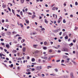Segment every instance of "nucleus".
Returning a JSON list of instances; mask_svg holds the SVG:
<instances>
[{"label": "nucleus", "instance_id": "nucleus-1", "mask_svg": "<svg viewBox=\"0 0 78 78\" xmlns=\"http://www.w3.org/2000/svg\"><path fill=\"white\" fill-rule=\"evenodd\" d=\"M61 50L62 51H68V49L66 48H62Z\"/></svg>", "mask_w": 78, "mask_h": 78}, {"label": "nucleus", "instance_id": "nucleus-2", "mask_svg": "<svg viewBox=\"0 0 78 78\" xmlns=\"http://www.w3.org/2000/svg\"><path fill=\"white\" fill-rule=\"evenodd\" d=\"M42 69V66H37L36 67V69L37 70H41Z\"/></svg>", "mask_w": 78, "mask_h": 78}, {"label": "nucleus", "instance_id": "nucleus-3", "mask_svg": "<svg viewBox=\"0 0 78 78\" xmlns=\"http://www.w3.org/2000/svg\"><path fill=\"white\" fill-rule=\"evenodd\" d=\"M61 31V29H59L54 30L53 32L54 33H58V32H59V31Z\"/></svg>", "mask_w": 78, "mask_h": 78}, {"label": "nucleus", "instance_id": "nucleus-4", "mask_svg": "<svg viewBox=\"0 0 78 78\" xmlns=\"http://www.w3.org/2000/svg\"><path fill=\"white\" fill-rule=\"evenodd\" d=\"M70 77L71 78H74V76L73 75V73L71 72L70 73Z\"/></svg>", "mask_w": 78, "mask_h": 78}, {"label": "nucleus", "instance_id": "nucleus-5", "mask_svg": "<svg viewBox=\"0 0 78 78\" xmlns=\"http://www.w3.org/2000/svg\"><path fill=\"white\" fill-rule=\"evenodd\" d=\"M23 52H25L26 51V48L25 47H23Z\"/></svg>", "mask_w": 78, "mask_h": 78}, {"label": "nucleus", "instance_id": "nucleus-6", "mask_svg": "<svg viewBox=\"0 0 78 78\" xmlns=\"http://www.w3.org/2000/svg\"><path fill=\"white\" fill-rule=\"evenodd\" d=\"M62 16H60V17L59 18L58 20H59V21H60V22L61 21V20H62Z\"/></svg>", "mask_w": 78, "mask_h": 78}, {"label": "nucleus", "instance_id": "nucleus-7", "mask_svg": "<svg viewBox=\"0 0 78 78\" xmlns=\"http://www.w3.org/2000/svg\"><path fill=\"white\" fill-rule=\"evenodd\" d=\"M5 47H7V48H9V45L7 44L6 45Z\"/></svg>", "mask_w": 78, "mask_h": 78}, {"label": "nucleus", "instance_id": "nucleus-8", "mask_svg": "<svg viewBox=\"0 0 78 78\" xmlns=\"http://www.w3.org/2000/svg\"><path fill=\"white\" fill-rule=\"evenodd\" d=\"M20 1L21 3L22 4H23V3H24L25 0H20Z\"/></svg>", "mask_w": 78, "mask_h": 78}, {"label": "nucleus", "instance_id": "nucleus-9", "mask_svg": "<svg viewBox=\"0 0 78 78\" xmlns=\"http://www.w3.org/2000/svg\"><path fill=\"white\" fill-rule=\"evenodd\" d=\"M40 52V51H39L37 50L35 51V53H39Z\"/></svg>", "mask_w": 78, "mask_h": 78}, {"label": "nucleus", "instance_id": "nucleus-10", "mask_svg": "<svg viewBox=\"0 0 78 78\" xmlns=\"http://www.w3.org/2000/svg\"><path fill=\"white\" fill-rule=\"evenodd\" d=\"M37 46H38L37 44H34L33 45L34 47L35 48H36V47H37Z\"/></svg>", "mask_w": 78, "mask_h": 78}, {"label": "nucleus", "instance_id": "nucleus-11", "mask_svg": "<svg viewBox=\"0 0 78 78\" xmlns=\"http://www.w3.org/2000/svg\"><path fill=\"white\" fill-rule=\"evenodd\" d=\"M12 52L13 53H16L17 52L16 50H13L12 51Z\"/></svg>", "mask_w": 78, "mask_h": 78}, {"label": "nucleus", "instance_id": "nucleus-12", "mask_svg": "<svg viewBox=\"0 0 78 78\" xmlns=\"http://www.w3.org/2000/svg\"><path fill=\"white\" fill-rule=\"evenodd\" d=\"M44 20H45V23L47 24L48 23V21H47V20L45 19Z\"/></svg>", "mask_w": 78, "mask_h": 78}, {"label": "nucleus", "instance_id": "nucleus-13", "mask_svg": "<svg viewBox=\"0 0 78 78\" xmlns=\"http://www.w3.org/2000/svg\"><path fill=\"white\" fill-rule=\"evenodd\" d=\"M26 74L27 75H30V74H31V72H28V73H26Z\"/></svg>", "mask_w": 78, "mask_h": 78}, {"label": "nucleus", "instance_id": "nucleus-14", "mask_svg": "<svg viewBox=\"0 0 78 78\" xmlns=\"http://www.w3.org/2000/svg\"><path fill=\"white\" fill-rule=\"evenodd\" d=\"M25 22L27 23H29V20H26Z\"/></svg>", "mask_w": 78, "mask_h": 78}, {"label": "nucleus", "instance_id": "nucleus-15", "mask_svg": "<svg viewBox=\"0 0 78 78\" xmlns=\"http://www.w3.org/2000/svg\"><path fill=\"white\" fill-rule=\"evenodd\" d=\"M27 72H30L31 70L30 69H27Z\"/></svg>", "mask_w": 78, "mask_h": 78}, {"label": "nucleus", "instance_id": "nucleus-16", "mask_svg": "<svg viewBox=\"0 0 78 78\" xmlns=\"http://www.w3.org/2000/svg\"><path fill=\"white\" fill-rule=\"evenodd\" d=\"M43 49L44 50H47V48L46 47H43Z\"/></svg>", "mask_w": 78, "mask_h": 78}, {"label": "nucleus", "instance_id": "nucleus-17", "mask_svg": "<svg viewBox=\"0 0 78 78\" xmlns=\"http://www.w3.org/2000/svg\"><path fill=\"white\" fill-rule=\"evenodd\" d=\"M31 61L32 62H34V61H35V59L34 58H33L32 59Z\"/></svg>", "mask_w": 78, "mask_h": 78}, {"label": "nucleus", "instance_id": "nucleus-18", "mask_svg": "<svg viewBox=\"0 0 78 78\" xmlns=\"http://www.w3.org/2000/svg\"><path fill=\"white\" fill-rule=\"evenodd\" d=\"M41 30L42 31H45V29L44 28H43L41 29Z\"/></svg>", "mask_w": 78, "mask_h": 78}, {"label": "nucleus", "instance_id": "nucleus-19", "mask_svg": "<svg viewBox=\"0 0 78 78\" xmlns=\"http://www.w3.org/2000/svg\"><path fill=\"white\" fill-rule=\"evenodd\" d=\"M12 11L14 15H15V11H14V10L13 9H12Z\"/></svg>", "mask_w": 78, "mask_h": 78}, {"label": "nucleus", "instance_id": "nucleus-20", "mask_svg": "<svg viewBox=\"0 0 78 78\" xmlns=\"http://www.w3.org/2000/svg\"><path fill=\"white\" fill-rule=\"evenodd\" d=\"M73 42L74 43H75L76 42V38H75L74 40H73Z\"/></svg>", "mask_w": 78, "mask_h": 78}, {"label": "nucleus", "instance_id": "nucleus-21", "mask_svg": "<svg viewBox=\"0 0 78 78\" xmlns=\"http://www.w3.org/2000/svg\"><path fill=\"white\" fill-rule=\"evenodd\" d=\"M20 26H21V27H23V24H22V23H20Z\"/></svg>", "mask_w": 78, "mask_h": 78}, {"label": "nucleus", "instance_id": "nucleus-22", "mask_svg": "<svg viewBox=\"0 0 78 78\" xmlns=\"http://www.w3.org/2000/svg\"><path fill=\"white\" fill-rule=\"evenodd\" d=\"M51 68V66H49L47 67L48 69H49L50 68Z\"/></svg>", "mask_w": 78, "mask_h": 78}, {"label": "nucleus", "instance_id": "nucleus-23", "mask_svg": "<svg viewBox=\"0 0 78 78\" xmlns=\"http://www.w3.org/2000/svg\"><path fill=\"white\" fill-rule=\"evenodd\" d=\"M50 75L51 76H55V74H54V73H53V74H50Z\"/></svg>", "mask_w": 78, "mask_h": 78}, {"label": "nucleus", "instance_id": "nucleus-24", "mask_svg": "<svg viewBox=\"0 0 78 78\" xmlns=\"http://www.w3.org/2000/svg\"><path fill=\"white\" fill-rule=\"evenodd\" d=\"M34 34H36V33H30V35H34Z\"/></svg>", "mask_w": 78, "mask_h": 78}, {"label": "nucleus", "instance_id": "nucleus-25", "mask_svg": "<svg viewBox=\"0 0 78 78\" xmlns=\"http://www.w3.org/2000/svg\"><path fill=\"white\" fill-rule=\"evenodd\" d=\"M36 17V16L35 15H33L32 16V19H34V17Z\"/></svg>", "mask_w": 78, "mask_h": 78}, {"label": "nucleus", "instance_id": "nucleus-26", "mask_svg": "<svg viewBox=\"0 0 78 78\" xmlns=\"http://www.w3.org/2000/svg\"><path fill=\"white\" fill-rule=\"evenodd\" d=\"M65 39H68V36L67 35L64 37Z\"/></svg>", "mask_w": 78, "mask_h": 78}, {"label": "nucleus", "instance_id": "nucleus-27", "mask_svg": "<svg viewBox=\"0 0 78 78\" xmlns=\"http://www.w3.org/2000/svg\"><path fill=\"white\" fill-rule=\"evenodd\" d=\"M25 42V39H23L21 41V43H23V42Z\"/></svg>", "mask_w": 78, "mask_h": 78}, {"label": "nucleus", "instance_id": "nucleus-28", "mask_svg": "<svg viewBox=\"0 0 78 78\" xmlns=\"http://www.w3.org/2000/svg\"><path fill=\"white\" fill-rule=\"evenodd\" d=\"M2 36H5V33H3L2 34Z\"/></svg>", "mask_w": 78, "mask_h": 78}, {"label": "nucleus", "instance_id": "nucleus-29", "mask_svg": "<svg viewBox=\"0 0 78 78\" xmlns=\"http://www.w3.org/2000/svg\"><path fill=\"white\" fill-rule=\"evenodd\" d=\"M47 42L46 41H45L44 42V45H47Z\"/></svg>", "mask_w": 78, "mask_h": 78}, {"label": "nucleus", "instance_id": "nucleus-30", "mask_svg": "<svg viewBox=\"0 0 78 78\" xmlns=\"http://www.w3.org/2000/svg\"><path fill=\"white\" fill-rule=\"evenodd\" d=\"M75 5L76 6H77L78 5V2H76L75 3Z\"/></svg>", "mask_w": 78, "mask_h": 78}, {"label": "nucleus", "instance_id": "nucleus-31", "mask_svg": "<svg viewBox=\"0 0 78 78\" xmlns=\"http://www.w3.org/2000/svg\"><path fill=\"white\" fill-rule=\"evenodd\" d=\"M27 68H30V67H31V66L30 65H27Z\"/></svg>", "mask_w": 78, "mask_h": 78}, {"label": "nucleus", "instance_id": "nucleus-32", "mask_svg": "<svg viewBox=\"0 0 78 78\" xmlns=\"http://www.w3.org/2000/svg\"><path fill=\"white\" fill-rule=\"evenodd\" d=\"M53 51L52 50H51H51H49V53H51V52H52V51Z\"/></svg>", "mask_w": 78, "mask_h": 78}, {"label": "nucleus", "instance_id": "nucleus-33", "mask_svg": "<svg viewBox=\"0 0 78 78\" xmlns=\"http://www.w3.org/2000/svg\"><path fill=\"white\" fill-rule=\"evenodd\" d=\"M20 15H21V16H22V15H23V12H22L21 11L20 12Z\"/></svg>", "mask_w": 78, "mask_h": 78}, {"label": "nucleus", "instance_id": "nucleus-34", "mask_svg": "<svg viewBox=\"0 0 78 78\" xmlns=\"http://www.w3.org/2000/svg\"><path fill=\"white\" fill-rule=\"evenodd\" d=\"M61 62V63H63V62H64V60H62Z\"/></svg>", "mask_w": 78, "mask_h": 78}, {"label": "nucleus", "instance_id": "nucleus-35", "mask_svg": "<svg viewBox=\"0 0 78 78\" xmlns=\"http://www.w3.org/2000/svg\"><path fill=\"white\" fill-rule=\"evenodd\" d=\"M0 56L1 57V58L2 59V54H0Z\"/></svg>", "mask_w": 78, "mask_h": 78}, {"label": "nucleus", "instance_id": "nucleus-36", "mask_svg": "<svg viewBox=\"0 0 78 78\" xmlns=\"http://www.w3.org/2000/svg\"><path fill=\"white\" fill-rule=\"evenodd\" d=\"M44 59H48V58H47V57H45V56L44 57Z\"/></svg>", "mask_w": 78, "mask_h": 78}, {"label": "nucleus", "instance_id": "nucleus-37", "mask_svg": "<svg viewBox=\"0 0 78 78\" xmlns=\"http://www.w3.org/2000/svg\"><path fill=\"white\" fill-rule=\"evenodd\" d=\"M50 60H51V58H48V61H50Z\"/></svg>", "mask_w": 78, "mask_h": 78}, {"label": "nucleus", "instance_id": "nucleus-38", "mask_svg": "<svg viewBox=\"0 0 78 78\" xmlns=\"http://www.w3.org/2000/svg\"><path fill=\"white\" fill-rule=\"evenodd\" d=\"M14 43L15 44H17V41H15L14 42Z\"/></svg>", "mask_w": 78, "mask_h": 78}, {"label": "nucleus", "instance_id": "nucleus-39", "mask_svg": "<svg viewBox=\"0 0 78 78\" xmlns=\"http://www.w3.org/2000/svg\"><path fill=\"white\" fill-rule=\"evenodd\" d=\"M66 3H67V2H65V3L63 4L64 6H66Z\"/></svg>", "mask_w": 78, "mask_h": 78}, {"label": "nucleus", "instance_id": "nucleus-40", "mask_svg": "<svg viewBox=\"0 0 78 78\" xmlns=\"http://www.w3.org/2000/svg\"><path fill=\"white\" fill-rule=\"evenodd\" d=\"M56 9V7H54L52 8V10H55Z\"/></svg>", "mask_w": 78, "mask_h": 78}, {"label": "nucleus", "instance_id": "nucleus-41", "mask_svg": "<svg viewBox=\"0 0 78 78\" xmlns=\"http://www.w3.org/2000/svg\"><path fill=\"white\" fill-rule=\"evenodd\" d=\"M63 23H66V20H63Z\"/></svg>", "mask_w": 78, "mask_h": 78}, {"label": "nucleus", "instance_id": "nucleus-42", "mask_svg": "<svg viewBox=\"0 0 78 78\" xmlns=\"http://www.w3.org/2000/svg\"><path fill=\"white\" fill-rule=\"evenodd\" d=\"M60 60L59 59L58 60H57L56 61V62H60Z\"/></svg>", "mask_w": 78, "mask_h": 78}, {"label": "nucleus", "instance_id": "nucleus-43", "mask_svg": "<svg viewBox=\"0 0 78 78\" xmlns=\"http://www.w3.org/2000/svg\"><path fill=\"white\" fill-rule=\"evenodd\" d=\"M55 72H58V69H55Z\"/></svg>", "mask_w": 78, "mask_h": 78}, {"label": "nucleus", "instance_id": "nucleus-44", "mask_svg": "<svg viewBox=\"0 0 78 78\" xmlns=\"http://www.w3.org/2000/svg\"><path fill=\"white\" fill-rule=\"evenodd\" d=\"M25 11H26V12H27V11H28V9L27 8H26L25 9Z\"/></svg>", "mask_w": 78, "mask_h": 78}, {"label": "nucleus", "instance_id": "nucleus-45", "mask_svg": "<svg viewBox=\"0 0 78 78\" xmlns=\"http://www.w3.org/2000/svg\"><path fill=\"white\" fill-rule=\"evenodd\" d=\"M2 23H4V22H5V20H2Z\"/></svg>", "mask_w": 78, "mask_h": 78}, {"label": "nucleus", "instance_id": "nucleus-46", "mask_svg": "<svg viewBox=\"0 0 78 78\" xmlns=\"http://www.w3.org/2000/svg\"><path fill=\"white\" fill-rule=\"evenodd\" d=\"M42 77H43V76H45V75L44 74H41Z\"/></svg>", "mask_w": 78, "mask_h": 78}, {"label": "nucleus", "instance_id": "nucleus-47", "mask_svg": "<svg viewBox=\"0 0 78 78\" xmlns=\"http://www.w3.org/2000/svg\"><path fill=\"white\" fill-rule=\"evenodd\" d=\"M8 9L9 11H10V12H11V9H10V8H9H9H8Z\"/></svg>", "mask_w": 78, "mask_h": 78}, {"label": "nucleus", "instance_id": "nucleus-48", "mask_svg": "<svg viewBox=\"0 0 78 78\" xmlns=\"http://www.w3.org/2000/svg\"><path fill=\"white\" fill-rule=\"evenodd\" d=\"M13 66H14V65H13V64H11L10 66L11 67H13Z\"/></svg>", "mask_w": 78, "mask_h": 78}, {"label": "nucleus", "instance_id": "nucleus-49", "mask_svg": "<svg viewBox=\"0 0 78 78\" xmlns=\"http://www.w3.org/2000/svg\"><path fill=\"white\" fill-rule=\"evenodd\" d=\"M17 36H20V35L18 34H16L15 36V37H17Z\"/></svg>", "mask_w": 78, "mask_h": 78}, {"label": "nucleus", "instance_id": "nucleus-50", "mask_svg": "<svg viewBox=\"0 0 78 78\" xmlns=\"http://www.w3.org/2000/svg\"><path fill=\"white\" fill-rule=\"evenodd\" d=\"M28 14L29 15H32V13H31V12H29L28 13Z\"/></svg>", "mask_w": 78, "mask_h": 78}, {"label": "nucleus", "instance_id": "nucleus-51", "mask_svg": "<svg viewBox=\"0 0 78 78\" xmlns=\"http://www.w3.org/2000/svg\"><path fill=\"white\" fill-rule=\"evenodd\" d=\"M53 47H54V48H55L56 49H58V47H55L53 46Z\"/></svg>", "mask_w": 78, "mask_h": 78}, {"label": "nucleus", "instance_id": "nucleus-52", "mask_svg": "<svg viewBox=\"0 0 78 78\" xmlns=\"http://www.w3.org/2000/svg\"><path fill=\"white\" fill-rule=\"evenodd\" d=\"M1 41H4V39H3V38L1 39Z\"/></svg>", "mask_w": 78, "mask_h": 78}, {"label": "nucleus", "instance_id": "nucleus-53", "mask_svg": "<svg viewBox=\"0 0 78 78\" xmlns=\"http://www.w3.org/2000/svg\"><path fill=\"white\" fill-rule=\"evenodd\" d=\"M58 53H61V51L60 50H58Z\"/></svg>", "mask_w": 78, "mask_h": 78}, {"label": "nucleus", "instance_id": "nucleus-54", "mask_svg": "<svg viewBox=\"0 0 78 78\" xmlns=\"http://www.w3.org/2000/svg\"><path fill=\"white\" fill-rule=\"evenodd\" d=\"M32 64H34V65H36V63H32Z\"/></svg>", "mask_w": 78, "mask_h": 78}, {"label": "nucleus", "instance_id": "nucleus-55", "mask_svg": "<svg viewBox=\"0 0 78 78\" xmlns=\"http://www.w3.org/2000/svg\"><path fill=\"white\" fill-rule=\"evenodd\" d=\"M62 66H66V65L62 63L61 64Z\"/></svg>", "mask_w": 78, "mask_h": 78}, {"label": "nucleus", "instance_id": "nucleus-56", "mask_svg": "<svg viewBox=\"0 0 78 78\" xmlns=\"http://www.w3.org/2000/svg\"><path fill=\"white\" fill-rule=\"evenodd\" d=\"M23 46H25V45H26V44L25 43H23Z\"/></svg>", "mask_w": 78, "mask_h": 78}, {"label": "nucleus", "instance_id": "nucleus-57", "mask_svg": "<svg viewBox=\"0 0 78 78\" xmlns=\"http://www.w3.org/2000/svg\"><path fill=\"white\" fill-rule=\"evenodd\" d=\"M41 59H38L39 62H41Z\"/></svg>", "mask_w": 78, "mask_h": 78}, {"label": "nucleus", "instance_id": "nucleus-58", "mask_svg": "<svg viewBox=\"0 0 78 78\" xmlns=\"http://www.w3.org/2000/svg\"><path fill=\"white\" fill-rule=\"evenodd\" d=\"M16 11L17 12H20V10H17Z\"/></svg>", "mask_w": 78, "mask_h": 78}, {"label": "nucleus", "instance_id": "nucleus-59", "mask_svg": "<svg viewBox=\"0 0 78 78\" xmlns=\"http://www.w3.org/2000/svg\"><path fill=\"white\" fill-rule=\"evenodd\" d=\"M17 69L18 70H19V69H20V67L19 66H18L17 68Z\"/></svg>", "mask_w": 78, "mask_h": 78}, {"label": "nucleus", "instance_id": "nucleus-60", "mask_svg": "<svg viewBox=\"0 0 78 78\" xmlns=\"http://www.w3.org/2000/svg\"><path fill=\"white\" fill-rule=\"evenodd\" d=\"M73 15H70V17H73Z\"/></svg>", "mask_w": 78, "mask_h": 78}, {"label": "nucleus", "instance_id": "nucleus-61", "mask_svg": "<svg viewBox=\"0 0 78 78\" xmlns=\"http://www.w3.org/2000/svg\"><path fill=\"white\" fill-rule=\"evenodd\" d=\"M6 60H7V61H9V58H6Z\"/></svg>", "mask_w": 78, "mask_h": 78}, {"label": "nucleus", "instance_id": "nucleus-62", "mask_svg": "<svg viewBox=\"0 0 78 78\" xmlns=\"http://www.w3.org/2000/svg\"><path fill=\"white\" fill-rule=\"evenodd\" d=\"M61 34H62V32H61L60 33H59V35L60 36H61Z\"/></svg>", "mask_w": 78, "mask_h": 78}, {"label": "nucleus", "instance_id": "nucleus-63", "mask_svg": "<svg viewBox=\"0 0 78 78\" xmlns=\"http://www.w3.org/2000/svg\"><path fill=\"white\" fill-rule=\"evenodd\" d=\"M18 60H19V61L21 60V58H19L18 59Z\"/></svg>", "mask_w": 78, "mask_h": 78}, {"label": "nucleus", "instance_id": "nucleus-64", "mask_svg": "<svg viewBox=\"0 0 78 78\" xmlns=\"http://www.w3.org/2000/svg\"><path fill=\"white\" fill-rule=\"evenodd\" d=\"M2 7L4 8H5V5H2Z\"/></svg>", "mask_w": 78, "mask_h": 78}]
</instances>
